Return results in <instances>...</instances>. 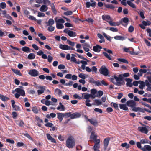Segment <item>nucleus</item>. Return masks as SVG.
I'll return each instance as SVG.
<instances>
[{"mask_svg":"<svg viewBox=\"0 0 151 151\" xmlns=\"http://www.w3.org/2000/svg\"><path fill=\"white\" fill-rule=\"evenodd\" d=\"M75 145V142L74 138L72 136H69L66 141V146L69 148H72Z\"/></svg>","mask_w":151,"mask_h":151,"instance_id":"1","label":"nucleus"},{"mask_svg":"<svg viewBox=\"0 0 151 151\" xmlns=\"http://www.w3.org/2000/svg\"><path fill=\"white\" fill-rule=\"evenodd\" d=\"M83 96V98L86 99L85 103L86 105L88 107H91L92 106V104L90 103V100L89 98L91 97V94H89L87 93H86L82 94Z\"/></svg>","mask_w":151,"mask_h":151,"instance_id":"2","label":"nucleus"},{"mask_svg":"<svg viewBox=\"0 0 151 151\" xmlns=\"http://www.w3.org/2000/svg\"><path fill=\"white\" fill-rule=\"evenodd\" d=\"M15 91L17 92L15 94V97L17 98H18L20 96H25V93L24 90L18 88L15 89Z\"/></svg>","mask_w":151,"mask_h":151,"instance_id":"3","label":"nucleus"},{"mask_svg":"<svg viewBox=\"0 0 151 151\" xmlns=\"http://www.w3.org/2000/svg\"><path fill=\"white\" fill-rule=\"evenodd\" d=\"M149 128V127L147 126H145V127H139L138 130L141 132L147 134L148 132Z\"/></svg>","mask_w":151,"mask_h":151,"instance_id":"4","label":"nucleus"},{"mask_svg":"<svg viewBox=\"0 0 151 151\" xmlns=\"http://www.w3.org/2000/svg\"><path fill=\"white\" fill-rule=\"evenodd\" d=\"M99 72L101 74L105 76H107L109 74L108 70L104 66H102L99 70Z\"/></svg>","mask_w":151,"mask_h":151,"instance_id":"5","label":"nucleus"},{"mask_svg":"<svg viewBox=\"0 0 151 151\" xmlns=\"http://www.w3.org/2000/svg\"><path fill=\"white\" fill-rule=\"evenodd\" d=\"M28 73L32 77H36L39 76V72L37 70L35 69L30 70Z\"/></svg>","mask_w":151,"mask_h":151,"instance_id":"6","label":"nucleus"},{"mask_svg":"<svg viewBox=\"0 0 151 151\" xmlns=\"http://www.w3.org/2000/svg\"><path fill=\"white\" fill-rule=\"evenodd\" d=\"M64 32L68 34L70 37H74L76 36V33L73 31L69 30L68 29H65L64 30Z\"/></svg>","mask_w":151,"mask_h":151,"instance_id":"7","label":"nucleus"},{"mask_svg":"<svg viewBox=\"0 0 151 151\" xmlns=\"http://www.w3.org/2000/svg\"><path fill=\"white\" fill-rule=\"evenodd\" d=\"M126 104L128 106L131 107L132 108H133L134 106H137L136 102L132 100H129L127 101Z\"/></svg>","mask_w":151,"mask_h":151,"instance_id":"8","label":"nucleus"},{"mask_svg":"<svg viewBox=\"0 0 151 151\" xmlns=\"http://www.w3.org/2000/svg\"><path fill=\"white\" fill-rule=\"evenodd\" d=\"M59 47L63 50H74V49L70 47L68 45H62L60 44L59 45Z\"/></svg>","mask_w":151,"mask_h":151,"instance_id":"9","label":"nucleus"},{"mask_svg":"<svg viewBox=\"0 0 151 151\" xmlns=\"http://www.w3.org/2000/svg\"><path fill=\"white\" fill-rule=\"evenodd\" d=\"M114 78L116 80V84L118 86H120L121 84L120 81L122 80V75L121 74L119 75L118 77H117L115 76H114Z\"/></svg>","mask_w":151,"mask_h":151,"instance_id":"10","label":"nucleus"},{"mask_svg":"<svg viewBox=\"0 0 151 151\" xmlns=\"http://www.w3.org/2000/svg\"><path fill=\"white\" fill-rule=\"evenodd\" d=\"M11 101L12 107L13 108L14 110L16 111H19L20 110V107L15 105V102L14 100H12Z\"/></svg>","mask_w":151,"mask_h":151,"instance_id":"11","label":"nucleus"},{"mask_svg":"<svg viewBox=\"0 0 151 151\" xmlns=\"http://www.w3.org/2000/svg\"><path fill=\"white\" fill-rule=\"evenodd\" d=\"M132 110L133 111L135 112H140L142 113H145L144 110L142 108L139 107H136L134 106L132 108Z\"/></svg>","mask_w":151,"mask_h":151,"instance_id":"12","label":"nucleus"},{"mask_svg":"<svg viewBox=\"0 0 151 151\" xmlns=\"http://www.w3.org/2000/svg\"><path fill=\"white\" fill-rule=\"evenodd\" d=\"M38 88L39 89L37 91L38 95L43 93L45 89V87L43 86H40L38 87Z\"/></svg>","mask_w":151,"mask_h":151,"instance_id":"13","label":"nucleus"},{"mask_svg":"<svg viewBox=\"0 0 151 151\" xmlns=\"http://www.w3.org/2000/svg\"><path fill=\"white\" fill-rule=\"evenodd\" d=\"M81 114L78 112H75L72 114L71 116V119L78 118L80 117Z\"/></svg>","mask_w":151,"mask_h":151,"instance_id":"14","label":"nucleus"},{"mask_svg":"<svg viewBox=\"0 0 151 151\" xmlns=\"http://www.w3.org/2000/svg\"><path fill=\"white\" fill-rule=\"evenodd\" d=\"M57 118L59 119L60 122H61L63 120L64 117V113L58 112L57 113Z\"/></svg>","mask_w":151,"mask_h":151,"instance_id":"15","label":"nucleus"},{"mask_svg":"<svg viewBox=\"0 0 151 151\" xmlns=\"http://www.w3.org/2000/svg\"><path fill=\"white\" fill-rule=\"evenodd\" d=\"M46 136L47 139L49 140L50 141L54 143H56V142L55 140L49 134H47Z\"/></svg>","mask_w":151,"mask_h":151,"instance_id":"16","label":"nucleus"},{"mask_svg":"<svg viewBox=\"0 0 151 151\" xmlns=\"http://www.w3.org/2000/svg\"><path fill=\"white\" fill-rule=\"evenodd\" d=\"M143 151H151V146L149 145H145L142 148Z\"/></svg>","mask_w":151,"mask_h":151,"instance_id":"17","label":"nucleus"},{"mask_svg":"<svg viewBox=\"0 0 151 151\" xmlns=\"http://www.w3.org/2000/svg\"><path fill=\"white\" fill-rule=\"evenodd\" d=\"M54 94L57 96H60L62 95V91L58 88H56L54 91Z\"/></svg>","mask_w":151,"mask_h":151,"instance_id":"18","label":"nucleus"},{"mask_svg":"<svg viewBox=\"0 0 151 151\" xmlns=\"http://www.w3.org/2000/svg\"><path fill=\"white\" fill-rule=\"evenodd\" d=\"M48 9V7L45 4L42 5L40 8V11L41 12H45Z\"/></svg>","mask_w":151,"mask_h":151,"instance_id":"19","label":"nucleus"},{"mask_svg":"<svg viewBox=\"0 0 151 151\" xmlns=\"http://www.w3.org/2000/svg\"><path fill=\"white\" fill-rule=\"evenodd\" d=\"M102 17L104 20L108 22L111 19L109 15H103Z\"/></svg>","mask_w":151,"mask_h":151,"instance_id":"20","label":"nucleus"},{"mask_svg":"<svg viewBox=\"0 0 151 151\" xmlns=\"http://www.w3.org/2000/svg\"><path fill=\"white\" fill-rule=\"evenodd\" d=\"M101 48V47L98 45H96V46H93V51L98 52L100 51V50Z\"/></svg>","mask_w":151,"mask_h":151,"instance_id":"21","label":"nucleus"},{"mask_svg":"<svg viewBox=\"0 0 151 151\" xmlns=\"http://www.w3.org/2000/svg\"><path fill=\"white\" fill-rule=\"evenodd\" d=\"M88 121L91 123L95 126H97L98 125V122L96 120L93 119H89Z\"/></svg>","mask_w":151,"mask_h":151,"instance_id":"22","label":"nucleus"},{"mask_svg":"<svg viewBox=\"0 0 151 151\" xmlns=\"http://www.w3.org/2000/svg\"><path fill=\"white\" fill-rule=\"evenodd\" d=\"M126 81L127 82L126 85L127 86L130 87H132V84L131 82L132 80L130 78H127L126 79Z\"/></svg>","mask_w":151,"mask_h":151,"instance_id":"23","label":"nucleus"},{"mask_svg":"<svg viewBox=\"0 0 151 151\" xmlns=\"http://www.w3.org/2000/svg\"><path fill=\"white\" fill-rule=\"evenodd\" d=\"M127 4L131 7L133 8L136 9V6L131 1L128 0L127 1Z\"/></svg>","mask_w":151,"mask_h":151,"instance_id":"24","label":"nucleus"},{"mask_svg":"<svg viewBox=\"0 0 151 151\" xmlns=\"http://www.w3.org/2000/svg\"><path fill=\"white\" fill-rule=\"evenodd\" d=\"M119 106L120 108L121 109L125 111L128 110V108L125 104H119Z\"/></svg>","mask_w":151,"mask_h":151,"instance_id":"25","label":"nucleus"},{"mask_svg":"<svg viewBox=\"0 0 151 151\" xmlns=\"http://www.w3.org/2000/svg\"><path fill=\"white\" fill-rule=\"evenodd\" d=\"M110 140V139L109 138H107L105 139L104 141V146L105 148H106L107 147L109 142Z\"/></svg>","mask_w":151,"mask_h":151,"instance_id":"26","label":"nucleus"},{"mask_svg":"<svg viewBox=\"0 0 151 151\" xmlns=\"http://www.w3.org/2000/svg\"><path fill=\"white\" fill-rule=\"evenodd\" d=\"M108 23L111 26H119V23H116L114 22H113L111 19L110 21H109Z\"/></svg>","mask_w":151,"mask_h":151,"instance_id":"27","label":"nucleus"},{"mask_svg":"<svg viewBox=\"0 0 151 151\" xmlns=\"http://www.w3.org/2000/svg\"><path fill=\"white\" fill-rule=\"evenodd\" d=\"M129 21L128 19L127 18L124 17L122 19V22L125 23V25L124 24L123 22H122L121 24L122 25L126 26L127 25V23Z\"/></svg>","mask_w":151,"mask_h":151,"instance_id":"28","label":"nucleus"},{"mask_svg":"<svg viewBox=\"0 0 151 151\" xmlns=\"http://www.w3.org/2000/svg\"><path fill=\"white\" fill-rule=\"evenodd\" d=\"M55 23L54 21L52 19H50L48 22L46 23L47 26H52Z\"/></svg>","mask_w":151,"mask_h":151,"instance_id":"29","label":"nucleus"},{"mask_svg":"<svg viewBox=\"0 0 151 151\" xmlns=\"http://www.w3.org/2000/svg\"><path fill=\"white\" fill-rule=\"evenodd\" d=\"M94 101L95 104H92V105H95L98 106V105H101L102 104L101 101V100H98V99L94 100Z\"/></svg>","mask_w":151,"mask_h":151,"instance_id":"30","label":"nucleus"},{"mask_svg":"<svg viewBox=\"0 0 151 151\" xmlns=\"http://www.w3.org/2000/svg\"><path fill=\"white\" fill-rule=\"evenodd\" d=\"M22 50L23 51L27 53L30 52L29 48L25 46L22 47Z\"/></svg>","mask_w":151,"mask_h":151,"instance_id":"31","label":"nucleus"},{"mask_svg":"<svg viewBox=\"0 0 151 151\" xmlns=\"http://www.w3.org/2000/svg\"><path fill=\"white\" fill-rule=\"evenodd\" d=\"M56 27L58 29H62L64 27L63 25L60 23L56 22Z\"/></svg>","mask_w":151,"mask_h":151,"instance_id":"32","label":"nucleus"},{"mask_svg":"<svg viewBox=\"0 0 151 151\" xmlns=\"http://www.w3.org/2000/svg\"><path fill=\"white\" fill-rule=\"evenodd\" d=\"M139 83L140 85L139 86V88L141 89H143L144 87L145 86V83L143 81H141Z\"/></svg>","mask_w":151,"mask_h":151,"instance_id":"33","label":"nucleus"},{"mask_svg":"<svg viewBox=\"0 0 151 151\" xmlns=\"http://www.w3.org/2000/svg\"><path fill=\"white\" fill-rule=\"evenodd\" d=\"M57 109L60 111H63L65 110V108L63 105L58 106L57 108Z\"/></svg>","mask_w":151,"mask_h":151,"instance_id":"34","label":"nucleus"},{"mask_svg":"<svg viewBox=\"0 0 151 151\" xmlns=\"http://www.w3.org/2000/svg\"><path fill=\"white\" fill-rule=\"evenodd\" d=\"M97 136L93 132H92L90 136V138L93 140H96V139Z\"/></svg>","mask_w":151,"mask_h":151,"instance_id":"35","label":"nucleus"},{"mask_svg":"<svg viewBox=\"0 0 151 151\" xmlns=\"http://www.w3.org/2000/svg\"><path fill=\"white\" fill-rule=\"evenodd\" d=\"M35 55L34 53H31L28 55L27 58L29 59L32 60L35 59Z\"/></svg>","mask_w":151,"mask_h":151,"instance_id":"36","label":"nucleus"},{"mask_svg":"<svg viewBox=\"0 0 151 151\" xmlns=\"http://www.w3.org/2000/svg\"><path fill=\"white\" fill-rule=\"evenodd\" d=\"M114 38L115 40H123L125 39L124 37L121 36H116L114 37Z\"/></svg>","mask_w":151,"mask_h":151,"instance_id":"37","label":"nucleus"},{"mask_svg":"<svg viewBox=\"0 0 151 151\" xmlns=\"http://www.w3.org/2000/svg\"><path fill=\"white\" fill-rule=\"evenodd\" d=\"M148 70L140 69L139 70V73L138 74L140 76H142L143 73H145Z\"/></svg>","mask_w":151,"mask_h":151,"instance_id":"38","label":"nucleus"},{"mask_svg":"<svg viewBox=\"0 0 151 151\" xmlns=\"http://www.w3.org/2000/svg\"><path fill=\"white\" fill-rule=\"evenodd\" d=\"M121 146L123 147H125L126 149L129 148L130 147L129 145L126 142L122 143Z\"/></svg>","mask_w":151,"mask_h":151,"instance_id":"39","label":"nucleus"},{"mask_svg":"<svg viewBox=\"0 0 151 151\" xmlns=\"http://www.w3.org/2000/svg\"><path fill=\"white\" fill-rule=\"evenodd\" d=\"M12 70L16 74L19 76L22 75V74L20 72V71L15 69H12Z\"/></svg>","mask_w":151,"mask_h":151,"instance_id":"40","label":"nucleus"},{"mask_svg":"<svg viewBox=\"0 0 151 151\" xmlns=\"http://www.w3.org/2000/svg\"><path fill=\"white\" fill-rule=\"evenodd\" d=\"M51 7L53 13L55 14H56L57 13V11L56 10L54 4H52L51 5Z\"/></svg>","mask_w":151,"mask_h":151,"instance_id":"41","label":"nucleus"},{"mask_svg":"<svg viewBox=\"0 0 151 151\" xmlns=\"http://www.w3.org/2000/svg\"><path fill=\"white\" fill-rule=\"evenodd\" d=\"M142 24L145 26L150 25L151 24L150 22L148 20H147V21H142Z\"/></svg>","mask_w":151,"mask_h":151,"instance_id":"42","label":"nucleus"},{"mask_svg":"<svg viewBox=\"0 0 151 151\" xmlns=\"http://www.w3.org/2000/svg\"><path fill=\"white\" fill-rule=\"evenodd\" d=\"M103 54L104 56L106 57L109 60H112L110 55L108 54L106 52H104L103 53Z\"/></svg>","mask_w":151,"mask_h":151,"instance_id":"43","label":"nucleus"},{"mask_svg":"<svg viewBox=\"0 0 151 151\" xmlns=\"http://www.w3.org/2000/svg\"><path fill=\"white\" fill-rule=\"evenodd\" d=\"M118 60L120 62H123L126 63H128V62L124 58H118Z\"/></svg>","mask_w":151,"mask_h":151,"instance_id":"44","label":"nucleus"},{"mask_svg":"<svg viewBox=\"0 0 151 151\" xmlns=\"http://www.w3.org/2000/svg\"><path fill=\"white\" fill-rule=\"evenodd\" d=\"M0 98L3 101H5L9 99L8 98L1 94H0Z\"/></svg>","mask_w":151,"mask_h":151,"instance_id":"45","label":"nucleus"},{"mask_svg":"<svg viewBox=\"0 0 151 151\" xmlns=\"http://www.w3.org/2000/svg\"><path fill=\"white\" fill-rule=\"evenodd\" d=\"M99 145H98L97 144H95L93 147L94 151H99Z\"/></svg>","mask_w":151,"mask_h":151,"instance_id":"46","label":"nucleus"},{"mask_svg":"<svg viewBox=\"0 0 151 151\" xmlns=\"http://www.w3.org/2000/svg\"><path fill=\"white\" fill-rule=\"evenodd\" d=\"M38 35L40 37L41 40H45L46 39V37L45 36H44L42 33H38Z\"/></svg>","mask_w":151,"mask_h":151,"instance_id":"47","label":"nucleus"},{"mask_svg":"<svg viewBox=\"0 0 151 151\" xmlns=\"http://www.w3.org/2000/svg\"><path fill=\"white\" fill-rule=\"evenodd\" d=\"M6 4L5 2H2L0 3V7L2 9H5L6 7Z\"/></svg>","mask_w":151,"mask_h":151,"instance_id":"48","label":"nucleus"},{"mask_svg":"<svg viewBox=\"0 0 151 151\" xmlns=\"http://www.w3.org/2000/svg\"><path fill=\"white\" fill-rule=\"evenodd\" d=\"M72 114L70 112H68L64 114V117H65L66 118H68L69 117H70L71 118V116Z\"/></svg>","mask_w":151,"mask_h":151,"instance_id":"49","label":"nucleus"},{"mask_svg":"<svg viewBox=\"0 0 151 151\" xmlns=\"http://www.w3.org/2000/svg\"><path fill=\"white\" fill-rule=\"evenodd\" d=\"M103 35L107 40L111 41V37L110 36L106 34L104 32L103 33Z\"/></svg>","mask_w":151,"mask_h":151,"instance_id":"50","label":"nucleus"},{"mask_svg":"<svg viewBox=\"0 0 151 151\" xmlns=\"http://www.w3.org/2000/svg\"><path fill=\"white\" fill-rule=\"evenodd\" d=\"M111 106L114 108L116 109H119L118 104L116 103H112Z\"/></svg>","mask_w":151,"mask_h":151,"instance_id":"51","label":"nucleus"},{"mask_svg":"<svg viewBox=\"0 0 151 151\" xmlns=\"http://www.w3.org/2000/svg\"><path fill=\"white\" fill-rule=\"evenodd\" d=\"M37 16L39 17H43L45 16V14L43 13L39 12Z\"/></svg>","mask_w":151,"mask_h":151,"instance_id":"52","label":"nucleus"},{"mask_svg":"<svg viewBox=\"0 0 151 151\" xmlns=\"http://www.w3.org/2000/svg\"><path fill=\"white\" fill-rule=\"evenodd\" d=\"M78 76L81 78L85 79L86 78L85 75L83 73H80L79 75Z\"/></svg>","mask_w":151,"mask_h":151,"instance_id":"53","label":"nucleus"},{"mask_svg":"<svg viewBox=\"0 0 151 151\" xmlns=\"http://www.w3.org/2000/svg\"><path fill=\"white\" fill-rule=\"evenodd\" d=\"M48 28V30L50 32L53 31L55 29V27L52 26H49Z\"/></svg>","mask_w":151,"mask_h":151,"instance_id":"54","label":"nucleus"},{"mask_svg":"<svg viewBox=\"0 0 151 151\" xmlns=\"http://www.w3.org/2000/svg\"><path fill=\"white\" fill-rule=\"evenodd\" d=\"M72 55L73 56L71 58L70 60L71 62H73L75 63L76 60V58L74 57L75 55L73 54H72Z\"/></svg>","mask_w":151,"mask_h":151,"instance_id":"55","label":"nucleus"},{"mask_svg":"<svg viewBox=\"0 0 151 151\" xmlns=\"http://www.w3.org/2000/svg\"><path fill=\"white\" fill-rule=\"evenodd\" d=\"M32 111L35 114H37L38 112V110L36 107H33L32 108Z\"/></svg>","mask_w":151,"mask_h":151,"instance_id":"56","label":"nucleus"},{"mask_svg":"<svg viewBox=\"0 0 151 151\" xmlns=\"http://www.w3.org/2000/svg\"><path fill=\"white\" fill-rule=\"evenodd\" d=\"M95 111L99 113H102L103 112L102 110L98 108H96L94 109Z\"/></svg>","mask_w":151,"mask_h":151,"instance_id":"57","label":"nucleus"},{"mask_svg":"<svg viewBox=\"0 0 151 151\" xmlns=\"http://www.w3.org/2000/svg\"><path fill=\"white\" fill-rule=\"evenodd\" d=\"M73 13V12L71 11H68L64 13V14L66 15H71Z\"/></svg>","mask_w":151,"mask_h":151,"instance_id":"58","label":"nucleus"},{"mask_svg":"<svg viewBox=\"0 0 151 151\" xmlns=\"http://www.w3.org/2000/svg\"><path fill=\"white\" fill-rule=\"evenodd\" d=\"M103 94V92L101 91H99L98 92V95H97V97H100Z\"/></svg>","mask_w":151,"mask_h":151,"instance_id":"59","label":"nucleus"},{"mask_svg":"<svg viewBox=\"0 0 151 151\" xmlns=\"http://www.w3.org/2000/svg\"><path fill=\"white\" fill-rule=\"evenodd\" d=\"M45 104L47 106H49L50 105H53V104H52L51 101L49 100H46L45 102Z\"/></svg>","mask_w":151,"mask_h":151,"instance_id":"60","label":"nucleus"},{"mask_svg":"<svg viewBox=\"0 0 151 151\" xmlns=\"http://www.w3.org/2000/svg\"><path fill=\"white\" fill-rule=\"evenodd\" d=\"M65 68V66L63 64H60L58 66V69L60 70L64 69Z\"/></svg>","mask_w":151,"mask_h":151,"instance_id":"61","label":"nucleus"},{"mask_svg":"<svg viewBox=\"0 0 151 151\" xmlns=\"http://www.w3.org/2000/svg\"><path fill=\"white\" fill-rule=\"evenodd\" d=\"M53 125V124L51 123L48 122L45 124V126L48 127H52Z\"/></svg>","mask_w":151,"mask_h":151,"instance_id":"62","label":"nucleus"},{"mask_svg":"<svg viewBox=\"0 0 151 151\" xmlns=\"http://www.w3.org/2000/svg\"><path fill=\"white\" fill-rule=\"evenodd\" d=\"M134 30V27L132 26H130L128 28V31L130 32H132Z\"/></svg>","mask_w":151,"mask_h":151,"instance_id":"63","label":"nucleus"},{"mask_svg":"<svg viewBox=\"0 0 151 151\" xmlns=\"http://www.w3.org/2000/svg\"><path fill=\"white\" fill-rule=\"evenodd\" d=\"M67 42L70 45L72 46H74L75 45V43L74 42H72L69 40H67Z\"/></svg>","mask_w":151,"mask_h":151,"instance_id":"64","label":"nucleus"}]
</instances>
